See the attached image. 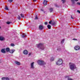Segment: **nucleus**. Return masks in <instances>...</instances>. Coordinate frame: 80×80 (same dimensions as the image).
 <instances>
[{"label": "nucleus", "mask_w": 80, "mask_h": 80, "mask_svg": "<svg viewBox=\"0 0 80 80\" xmlns=\"http://www.w3.org/2000/svg\"><path fill=\"white\" fill-rule=\"evenodd\" d=\"M69 67L71 70H74L75 69L77 68L75 64L72 63H69Z\"/></svg>", "instance_id": "nucleus-1"}, {"label": "nucleus", "mask_w": 80, "mask_h": 80, "mask_svg": "<svg viewBox=\"0 0 80 80\" xmlns=\"http://www.w3.org/2000/svg\"><path fill=\"white\" fill-rule=\"evenodd\" d=\"M37 63L39 65H46V63L42 60H38L37 61Z\"/></svg>", "instance_id": "nucleus-2"}, {"label": "nucleus", "mask_w": 80, "mask_h": 80, "mask_svg": "<svg viewBox=\"0 0 80 80\" xmlns=\"http://www.w3.org/2000/svg\"><path fill=\"white\" fill-rule=\"evenodd\" d=\"M56 64L57 65H61L63 64V60L61 59H59L57 62H56Z\"/></svg>", "instance_id": "nucleus-3"}, {"label": "nucleus", "mask_w": 80, "mask_h": 80, "mask_svg": "<svg viewBox=\"0 0 80 80\" xmlns=\"http://www.w3.org/2000/svg\"><path fill=\"white\" fill-rule=\"evenodd\" d=\"M36 45L37 47L40 48V49H41V50H43L44 49V47L42 46V44L41 43H40L38 44H37Z\"/></svg>", "instance_id": "nucleus-4"}, {"label": "nucleus", "mask_w": 80, "mask_h": 80, "mask_svg": "<svg viewBox=\"0 0 80 80\" xmlns=\"http://www.w3.org/2000/svg\"><path fill=\"white\" fill-rule=\"evenodd\" d=\"M74 49L75 50H79L80 49V47L79 46L76 45L74 47Z\"/></svg>", "instance_id": "nucleus-5"}, {"label": "nucleus", "mask_w": 80, "mask_h": 80, "mask_svg": "<svg viewBox=\"0 0 80 80\" xmlns=\"http://www.w3.org/2000/svg\"><path fill=\"white\" fill-rule=\"evenodd\" d=\"M34 62H31V68L32 69H34L35 68V67H34Z\"/></svg>", "instance_id": "nucleus-6"}, {"label": "nucleus", "mask_w": 80, "mask_h": 80, "mask_svg": "<svg viewBox=\"0 0 80 80\" xmlns=\"http://www.w3.org/2000/svg\"><path fill=\"white\" fill-rule=\"evenodd\" d=\"M23 54L24 55H28V51L27 50H25L23 51Z\"/></svg>", "instance_id": "nucleus-7"}, {"label": "nucleus", "mask_w": 80, "mask_h": 80, "mask_svg": "<svg viewBox=\"0 0 80 80\" xmlns=\"http://www.w3.org/2000/svg\"><path fill=\"white\" fill-rule=\"evenodd\" d=\"M15 49H11L10 50L9 52L11 53H13V52H15Z\"/></svg>", "instance_id": "nucleus-8"}, {"label": "nucleus", "mask_w": 80, "mask_h": 80, "mask_svg": "<svg viewBox=\"0 0 80 80\" xmlns=\"http://www.w3.org/2000/svg\"><path fill=\"white\" fill-rule=\"evenodd\" d=\"M15 63L16 65H20L21 64V63L19 62L16 61H15Z\"/></svg>", "instance_id": "nucleus-9"}, {"label": "nucleus", "mask_w": 80, "mask_h": 80, "mask_svg": "<svg viewBox=\"0 0 80 80\" xmlns=\"http://www.w3.org/2000/svg\"><path fill=\"white\" fill-rule=\"evenodd\" d=\"M5 40V38L3 37L2 36H0V40L2 41Z\"/></svg>", "instance_id": "nucleus-10"}, {"label": "nucleus", "mask_w": 80, "mask_h": 80, "mask_svg": "<svg viewBox=\"0 0 80 80\" xmlns=\"http://www.w3.org/2000/svg\"><path fill=\"white\" fill-rule=\"evenodd\" d=\"M2 80H9V78H2Z\"/></svg>", "instance_id": "nucleus-11"}, {"label": "nucleus", "mask_w": 80, "mask_h": 80, "mask_svg": "<svg viewBox=\"0 0 80 80\" xmlns=\"http://www.w3.org/2000/svg\"><path fill=\"white\" fill-rule=\"evenodd\" d=\"M47 2H48V1L44 0L43 2V4L44 5H47Z\"/></svg>", "instance_id": "nucleus-12"}, {"label": "nucleus", "mask_w": 80, "mask_h": 80, "mask_svg": "<svg viewBox=\"0 0 80 80\" xmlns=\"http://www.w3.org/2000/svg\"><path fill=\"white\" fill-rule=\"evenodd\" d=\"M39 28L40 30H42L43 28V26L42 25H40L39 27Z\"/></svg>", "instance_id": "nucleus-13"}, {"label": "nucleus", "mask_w": 80, "mask_h": 80, "mask_svg": "<svg viewBox=\"0 0 80 80\" xmlns=\"http://www.w3.org/2000/svg\"><path fill=\"white\" fill-rule=\"evenodd\" d=\"M6 49H2L1 50V52H2V53H5L6 52L5 51Z\"/></svg>", "instance_id": "nucleus-14"}, {"label": "nucleus", "mask_w": 80, "mask_h": 80, "mask_svg": "<svg viewBox=\"0 0 80 80\" xmlns=\"http://www.w3.org/2000/svg\"><path fill=\"white\" fill-rule=\"evenodd\" d=\"M55 59V58L53 57H52L51 58L50 60L51 62H52V61H53Z\"/></svg>", "instance_id": "nucleus-15"}, {"label": "nucleus", "mask_w": 80, "mask_h": 80, "mask_svg": "<svg viewBox=\"0 0 80 80\" xmlns=\"http://www.w3.org/2000/svg\"><path fill=\"white\" fill-rule=\"evenodd\" d=\"M6 52H9L10 51V48H8L6 49Z\"/></svg>", "instance_id": "nucleus-16"}, {"label": "nucleus", "mask_w": 80, "mask_h": 80, "mask_svg": "<svg viewBox=\"0 0 80 80\" xmlns=\"http://www.w3.org/2000/svg\"><path fill=\"white\" fill-rule=\"evenodd\" d=\"M47 27L48 29H50V28H51V26L50 25H48L47 26Z\"/></svg>", "instance_id": "nucleus-17"}, {"label": "nucleus", "mask_w": 80, "mask_h": 80, "mask_svg": "<svg viewBox=\"0 0 80 80\" xmlns=\"http://www.w3.org/2000/svg\"><path fill=\"white\" fill-rule=\"evenodd\" d=\"M68 80H73V79L70 78H68Z\"/></svg>", "instance_id": "nucleus-18"}, {"label": "nucleus", "mask_w": 80, "mask_h": 80, "mask_svg": "<svg viewBox=\"0 0 80 80\" xmlns=\"http://www.w3.org/2000/svg\"><path fill=\"white\" fill-rule=\"evenodd\" d=\"M10 46H11V47H14V46H15V44L13 43H11L10 44Z\"/></svg>", "instance_id": "nucleus-19"}, {"label": "nucleus", "mask_w": 80, "mask_h": 80, "mask_svg": "<svg viewBox=\"0 0 80 80\" xmlns=\"http://www.w3.org/2000/svg\"><path fill=\"white\" fill-rule=\"evenodd\" d=\"M56 24V23L55 22H53L52 23V25H54Z\"/></svg>", "instance_id": "nucleus-20"}, {"label": "nucleus", "mask_w": 80, "mask_h": 80, "mask_svg": "<svg viewBox=\"0 0 80 80\" xmlns=\"http://www.w3.org/2000/svg\"><path fill=\"white\" fill-rule=\"evenodd\" d=\"M5 9H6V10H8V7L7 6H6Z\"/></svg>", "instance_id": "nucleus-21"}, {"label": "nucleus", "mask_w": 80, "mask_h": 80, "mask_svg": "<svg viewBox=\"0 0 80 80\" xmlns=\"http://www.w3.org/2000/svg\"><path fill=\"white\" fill-rule=\"evenodd\" d=\"M64 41H65V40L64 39H62L61 41L62 43H63L64 42Z\"/></svg>", "instance_id": "nucleus-22"}, {"label": "nucleus", "mask_w": 80, "mask_h": 80, "mask_svg": "<svg viewBox=\"0 0 80 80\" xmlns=\"http://www.w3.org/2000/svg\"><path fill=\"white\" fill-rule=\"evenodd\" d=\"M49 10L50 11V12H51L53 10V9L52 8H51L49 9Z\"/></svg>", "instance_id": "nucleus-23"}, {"label": "nucleus", "mask_w": 80, "mask_h": 80, "mask_svg": "<svg viewBox=\"0 0 80 80\" xmlns=\"http://www.w3.org/2000/svg\"><path fill=\"white\" fill-rule=\"evenodd\" d=\"M25 36H26V35H25V34H24V35L23 34L22 37V38H24V37H25Z\"/></svg>", "instance_id": "nucleus-24"}, {"label": "nucleus", "mask_w": 80, "mask_h": 80, "mask_svg": "<svg viewBox=\"0 0 80 80\" xmlns=\"http://www.w3.org/2000/svg\"><path fill=\"white\" fill-rule=\"evenodd\" d=\"M61 1L62 3H65V0H61Z\"/></svg>", "instance_id": "nucleus-25"}, {"label": "nucleus", "mask_w": 80, "mask_h": 80, "mask_svg": "<svg viewBox=\"0 0 80 80\" xmlns=\"http://www.w3.org/2000/svg\"><path fill=\"white\" fill-rule=\"evenodd\" d=\"M12 1H13L12 0H8L9 2H12Z\"/></svg>", "instance_id": "nucleus-26"}, {"label": "nucleus", "mask_w": 80, "mask_h": 80, "mask_svg": "<svg viewBox=\"0 0 80 80\" xmlns=\"http://www.w3.org/2000/svg\"><path fill=\"white\" fill-rule=\"evenodd\" d=\"M18 19H19V20H20V17L19 16H18Z\"/></svg>", "instance_id": "nucleus-27"}, {"label": "nucleus", "mask_w": 80, "mask_h": 80, "mask_svg": "<svg viewBox=\"0 0 80 80\" xmlns=\"http://www.w3.org/2000/svg\"><path fill=\"white\" fill-rule=\"evenodd\" d=\"M21 16L22 18H23V17H24V16H23V15L22 14H21Z\"/></svg>", "instance_id": "nucleus-28"}, {"label": "nucleus", "mask_w": 80, "mask_h": 80, "mask_svg": "<svg viewBox=\"0 0 80 80\" xmlns=\"http://www.w3.org/2000/svg\"><path fill=\"white\" fill-rule=\"evenodd\" d=\"M32 55V52H30L28 54V56H30V55Z\"/></svg>", "instance_id": "nucleus-29"}, {"label": "nucleus", "mask_w": 80, "mask_h": 80, "mask_svg": "<svg viewBox=\"0 0 80 80\" xmlns=\"http://www.w3.org/2000/svg\"><path fill=\"white\" fill-rule=\"evenodd\" d=\"M77 4H78V5H80V2H78L77 3Z\"/></svg>", "instance_id": "nucleus-30"}, {"label": "nucleus", "mask_w": 80, "mask_h": 80, "mask_svg": "<svg viewBox=\"0 0 80 80\" xmlns=\"http://www.w3.org/2000/svg\"><path fill=\"white\" fill-rule=\"evenodd\" d=\"M77 12H78V13H80V11L79 10H77Z\"/></svg>", "instance_id": "nucleus-31"}, {"label": "nucleus", "mask_w": 80, "mask_h": 80, "mask_svg": "<svg viewBox=\"0 0 80 80\" xmlns=\"http://www.w3.org/2000/svg\"><path fill=\"white\" fill-rule=\"evenodd\" d=\"M10 22H7V24H10Z\"/></svg>", "instance_id": "nucleus-32"}, {"label": "nucleus", "mask_w": 80, "mask_h": 80, "mask_svg": "<svg viewBox=\"0 0 80 80\" xmlns=\"http://www.w3.org/2000/svg\"><path fill=\"white\" fill-rule=\"evenodd\" d=\"M52 23V21H49V24H51V23Z\"/></svg>", "instance_id": "nucleus-33"}, {"label": "nucleus", "mask_w": 80, "mask_h": 80, "mask_svg": "<svg viewBox=\"0 0 80 80\" xmlns=\"http://www.w3.org/2000/svg\"><path fill=\"white\" fill-rule=\"evenodd\" d=\"M47 23H47V22H45V25H47Z\"/></svg>", "instance_id": "nucleus-34"}, {"label": "nucleus", "mask_w": 80, "mask_h": 80, "mask_svg": "<svg viewBox=\"0 0 80 80\" xmlns=\"http://www.w3.org/2000/svg\"><path fill=\"white\" fill-rule=\"evenodd\" d=\"M68 76H65V78H67L68 77Z\"/></svg>", "instance_id": "nucleus-35"}, {"label": "nucleus", "mask_w": 80, "mask_h": 80, "mask_svg": "<svg viewBox=\"0 0 80 80\" xmlns=\"http://www.w3.org/2000/svg\"><path fill=\"white\" fill-rule=\"evenodd\" d=\"M73 40H77V39L74 38L73 39Z\"/></svg>", "instance_id": "nucleus-36"}, {"label": "nucleus", "mask_w": 80, "mask_h": 80, "mask_svg": "<svg viewBox=\"0 0 80 80\" xmlns=\"http://www.w3.org/2000/svg\"><path fill=\"white\" fill-rule=\"evenodd\" d=\"M37 18H37V17L36 16L35 18V19H37Z\"/></svg>", "instance_id": "nucleus-37"}, {"label": "nucleus", "mask_w": 80, "mask_h": 80, "mask_svg": "<svg viewBox=\"0 0 80 80\" xmlns=\"http://www.w3.org/2000/svg\"><path fill=\"white\" fill-rule=\"evenodd\" d=\"M75 1H76V2H77L78 1V0H75Z\"/></svg>", "instance_id": "nucleus-38"}, {"label": "nucleus", "mask_w": 80, "mask_h": 80, "mask_svg": "<svg viewBox=\"0 0 80 80\" xmlns=\"http://www.w3.org/2000/svg\"><path fill=\"white\" fill-rule=\"evenodd\" d=\"M33 1H34V2H36V1H37V0H33Z\"/></svg>", "instance_id": "nucleus-39"}, {"label": "nucleus", "mask_w": 80, "mask_h": 80, "mask_svg": "<svg viewBox=\"0 0 80 80\" xmlns=\"http://www.w3.org/2000/svg\"><path fill=\"white\" fill-rule=\"evenodd\" d=\"M41 11H43V10L42 9H41Z\"/></svg>", "instance_id": "nucleus-40"}, {"label": "nucleus", "mask_w": 80, "mask_h": 80, "mask_svg": "<svg viewBox=\"0 0 80 80\" xmlns=\"http://www.w3.org/2000/svg\"><path fill=\"white\" fill-rule=\"evenodd\" d=\"M71 18H72V19L73 18H72V16H71Z\"/></svg>", "instance_id": "nucleus-41"}, {"label": "nucleus", "mask_w": 80, "mask_h": 80, "mask_svg": "<svg viewBox=\"0 0 80 80\" xmlns=\"http://www.w3.org/2000/svg\"><path fill=\"white\" fill-rule=\"evenodd\" d=\"M0 28H1V27H0Z\"/></svg>", "instance_id": "nucleus-42"}]
</instances>
